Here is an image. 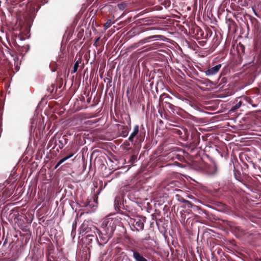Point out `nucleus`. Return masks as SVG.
Here are the masks:
<instances>
[{
    "label": "nucleus",
    "instance_id": "obj_1",
    "mask_svg": "<svg viewBox=\"0 0 261 261\" xmlns=\"http://www.w3.org/2000/svg\"><path fill=\"white\" fill-rule=\"evenodd\" d=\"M115 229V226L112 221L103 222L101 227L98 230V235L100 239L99 244L107 243L112 238L113 232Z\"/></svg>",
    "mask_w": 261,
    "mask_h": 261
},
{
    "label": "nucleus",
    "instance_id": "obj_2",
    "mask_svg": "<svg viewBox=\"0 0 261 261\" xmlns=\"http://www.w3.org/2000/svg\"><path fill=\"white\" fill-rule=\"evenodd\" d=\"M243 98L252 107H256L261 102V94L258 89H256L251 91L249 96H243Z\"/></svg>",
    "mask_w": 261,
    "mask_h": 261
},
{
    "label": "nucleus",
    "instance_id": "obj_3",
    "mask_svg": "<svg viewBox=\"0 0 261 261\" xmlns=\"http://www.w3.org/2000/svg\"><path fill=\"white\" fill-rule=\"evenodd\" d=\"M138 134H139V137H140L141 140L144 141L145 137L146 130L143 125H141L140 128H139L138 125L135 126L133 132L128 138V140L132 142H133L134 139L137 136Z\"/></svg>",
    "mask_w": 261,
    "mask_h": 261
},
{
    "label": "nucleus",
    "instance_id": "obj_4",
    "mask_svg": "<svg viewBox=\"0 0 261 261\" xmlns=\"http://www.w3.org/2000/svg\"><path fill=\"white\" fill-rule=\"evenodd\" d=\"M133 225L137 231L142 230L144 227V222L146 221L145 217H138L133 219L132 221Z\"/></svg>",
    "mask_w": 261,
    "mask_h": 261
},
{
    "label": "nucleus",
    "instance_id": "obj_5",
    "mask_svg": "<svg viewBox=\"0 0 261 261\" xmlns=\"http://www.w3.org/2000/svg\"><path fill=\"white\" fill-rule=\"evenodd\" d=\"M222 67L221 64H217L214 67H209L207 69L204 70V72L206 76H212L217 74Z\"/></svg>",
    "mask_w": 261,
    "mask_h": 261
},
{
    "label": "nucleus",
    "instance_id": "obj_6",
    "mask_svg": "<svg viewBox=\"0 0 261 261\" xmlns=\"http://www.w3.org/2000/svg\"><path fill=\"white\" fill-rule=\"evenodd\" d=\"M117 126L120 136L125 138L128 136L130 130V128L128 126L120 124H117Z\"/></svg>",
    "mask_w": 261,
    "mask_h": 261
},
{
    "label": "nucleus",
    "instance_id": "obj_7",
    "mask_svg": "<svg viewBox=\"0 0 261 261\" xmlns=\"http://www.w3.org/2000/svg\"><path fill=\"white\" fill-rule=\"evenodd\" d=\"M172 131L174 134L179 136L181 138L188 137L189 136L187 129L185 128H173Z\"/></svg>",
    "mask_w": 261,
    "mask_h": 261
},
{
    "label": "nucleus",
    "instance_id": "obj_8",
    "mask_svg": "<svg viewBox=\"0 0 261 261\" xmlns=\"http://www.w3.org/2000/svg\"><path fill=\"white\" fill-rule=\"evenodd\" d=\"M163 36L162 35H153L146 37L143 39L140 40L139 42V45H142L146 42H149L151 39L159 40L162 39Z\"/></svg>",
    "mask_w": 261,
    "mask_h": 261
},
{
    "label": "nucleus",
    "instance_id": "obj_9",
    "mask_svg": "<svg viewBox=\"0 0 261 261\" xmlns=\"http://www.w3.org/2000/svg\"><path fill=\"white\" fill-rule=\"evenodd\" d=\"M243 101V96L241 97H238L236 99V104L232 106L230 110V112H236L238 109H239L241 105H242Z\"/></svg>",
    "mask_w": 261,
    "mask_h": 261
},
{
    "label": "nucleus",
    "instance_id": "obj_10",
    "mask_svg": "<svg viewBox=\"0 0 261 261\" xmlns=\"http://www.w3.org/2000/svg\"><path fill=\"white\" fill-rule=\"evenodd\" d=\"M121 199L120 197H116L114 200V206L115 208L116 211H117L118 212H119L120 214H124V212H123L121 210Z\"/></svg>",
    "mask_w": 261,
    "mask_h": 261
},
{
    "label": "nucleus",
    "instance_id": "obj_11",
    "mask_svg": "<svg viewBox=\"0 0 261 261\" xmlns=\"http://www.w3.org/2000/svg\"><path fill=\"white\" fill-rule=\"evenodd\" d=\"M132 251L133 252V256L136 261H147L138 251L136 250H132Z\"/></svg>",
    "mask_w": 261,
    "mask_h": 261
},
{
    "label": "nucleus",
    "instance_id": "obj_12",
    "mask_svg": "<svg viewBox=\"0 0 261 261\" xmlns=\"http://www.w3.org/2000/svg\"><path fill=\"white\" fill-rule=\"evenodd\" d=\"M94 240H96L98 243L99 242H100V241H99L98 239H97V237L95 234V232H94V234H89L86 236V241L88 245L92 243V241Z\"/></svg>",
    "mask_w": 261,
    "mask_h": 261
},
{
    "label": "nucleus",
    "instance_id": "obj_13",
    "mask_svg": "<svg viewBox=\"0 0 261 261\" xmlns=\"http://www.w3.org/2000/svg\"><path fill=\"white\" fill-rule=\"evenodd\" d=\"M183 202L186 203L187 207H188V208H191L194 211H197V210H199L198 206H197L195 205H194L193 204H192V202H191L190 201H189L188 200H184Z\"/></svg>",
    "mask_w": 261,
    "mask_h": 261
},
{
    "label": "nucleus",
    "instance_id": "obj_14",
    "mask_svg": "<svg viewBox=\"0 0 261 261\" xmlns=\"http://www.w3.org/2000/svg\"><path fill=\"white\" fill-rule=\"evenodd\" d=\"M172 99V98L171 96H170L169 94L166 93H163L161 95L160 98V101L165 100V103H166V101H170V100Z\"/></svg>",
    "mask_w": 261,
    "mask_h": 261
},
{
    "label": "nucleus",
    "instance_id": "obj_15",
    "mask_svg": "<svg viewBox=\"0 0 261 261\" xmlns=\"http://www.w3.org/2000/svg\"><path fill=\"white\" fill-rule=\"evenodd\" d=\"M88 229L89 228L85 224H83L80 227V233L83 236L89 231Z\"/></svg>",
    "mask_w": 261,
    "mask_h": 261
},
{
    "label": "nucleus",
    "instance_id": "obj_16",
    "mask_svg": "<svg viewBox=\"0 0 261 261\" xmlns=\"http://www.w3.org/2000/svg\"><path fill=\"white\" fill-rule=\"evenodd\" d=\"M207 172L210 174H215L216 172V168L214 166L206 165Z\"/></svg>",
    "mask_w": 261,
    "mask_h": 261
},
{
    "label": "nucleus",
    "instance_id": "obj_17",
    "mask_svg": "<svg viewBox=\"0 0 261 261\" xmlns=\"http://www.w3.org/2000/svg\"><path fill=\"white\" fill-rule=\"evenodd\" d=\"M142 22L146 25H149L153 23L154 20L152 19L149 18H144L141 19Z\"/></svg>",
    "mask_w": 261,
    "mask_h": 261
},
{
    "label": "nucleus",
    "instance_id": "obj_18",
    "mask_svg": "<svg viewBox=\"0 0 261 261\" xmlns=\"http://www.w3.org/2000/svg\"><path fill=\"white\" fill-rule=\"evenodd\" d=\"M81 59H79L74 64V67H73V69L72 70V71H71V73H75L77 69H78V68L79 67V64L81 63Z\"/></svg>",
    "mask_w": 261,
    "mask_h": 261
},
{
    "label": "nucleus",
    "instance_id": "obj_19",
    "mask_svg": "<svg viewBox=\"0 0 261 261\" xmlns=\"http://www.w3.org/2000/svg\"><path fill=\"white\" fill-rule=\"evenodd\" d=\"M234 177L236 178V179L240 181L242 178L241 174L240 172L238 170H234Z\"/></svg>",
    "mask_w": 261,
    "mask_h": 261
},
{
    "label": "nucleus",
    "instance_id": "obj_20",
    "mask_svg": "<svg viewBox=\"0 0 261 261\" xmlns=\"http://www.w3.org/2000/svg\"><path fill=\"white\" fill-rule=\"evenodd\" d=\"M196 32H197V35L198 36H198V37L203 38V35L204 34V32L201 29V28H200L199 27H197L196 28Z\"/></svg>",
    "mask_w": 261,
    "mask_h": 261
},
{
    "label": "nucleus",
    "instance_id": "obj_21",
    "mask_svg": "<svg viewBox=\"0 0 261 261\" xmlns=\"http://www.w3.org/2000/svg\"><path fill=\"white\" fill-rule=\"evenodd\" d=\"M112 25V21L111 19H108L107 22L104 24L103 27L105 30L108 29Z\"/></svg>",
    "mask_w": 261,
    "mask_h": 261
},
{
    "label": "nucleus",
    "instance_id": "obj_22",
    "mask_svg": "<svg viewBox=\"0 0 261 261\" xmlns=\"http://www.w3.org/2000/svg\"><path fill=\"white\" fill-rule=\"evenodd\" d=\"M245 46L243 44H240L239 46L238 47V50L239 51H241L242 53L244 54L245 53Z\"/></svg>",
    "mask_w": 261,
    "mask_h": 261
},
{
    "label": "nucleus",
    "instance_id": "obj_23",
    "mask_svg": "<svg viewBox=\"0 0 261 261\" xmlns=\"http://www.w3.org/2000/svg\"><path fill=\"white\" fill-rule=\"evenodd\" d=\"M141 29L142 30L140 31V32H144L145 31H147L149 30H152L154 29V28H152V27H148V28L142 27Z\"/></svg>",
    "mask_w": 261,
    "mask_h": 261
},
{
    "label": "nucleus",
    "instance_id": "obj_24",
    "mask_svg": "<svg viewBox=\"0 0 261 261\" xmlns=\"http://www.w3.org/2000/svg\"><path fill=\"white\" fill-rule=\"evenodd\" d=\"M181 215L180 222L181 223H184L186 218V215L185 213H181Z\"/></svg>",
    "mask_w": 261,
    "mask_h": 261
},
{
    "label": "nucleus",
    "instance_id": "obj_25",
    "mask_svg": "<svg viewBox=\"0 0 261 261\" xmlns=\"http://www.w3.org/2000/svg\"><path fill=\"white\" fill-rule=\"evenodd\" d=\"M166 105H167L168 107L171 109L173 110L174 108V106L171 103L170 101H166Z\"/></svg>",
    "mask_w": 261,
    "mask_h": 261
},
{
    "label": "nucleus",
    "instance_id": "obj_26",
    "mask_svg": "<svg viewBox=\"0 0 261 261\" xmlns=\"http://www.w3.org/2000/svg\"><path fill=\"white\" fill-rule=\"evenodd\" d=\"M64 160L62 159L61 160H60L58 162V163L56 164V165L55 166V169H57L61 164H62L63 162H64Z\"/></svg>",
    "mask_w": 261,
    "mask_h": 261
},
{
    "label": "nucleus",
    "instance_id": "obj_27",
    "mask_svg": "<svg viewBox=\"0 0 261 261\" xmlns=\"http://www.w3.org/2000/svg\"><path fill=\"white\" fill-rule=\"evenodd\" d=\"M73 155H74L73 153H71L69 155H68L67 156H66L64 157V158H63V159L64 160V161H66L68 159H69L70 158H71Z\"/></svg>",
    "mask_w": 261,
    "mask_h": 261
},
{
    "label": "nucleus",
    "instance_id": "obj_28",
    "mask_svg": "<svg viewBox=\"0 0 261 261\" xmlns=\"http://www.w3.org/2000/svg\"><path fill=\"white\" fill-rule=\"evenodd\" d=\"M55 87V86L54 84H52L50 87H49L48 89V90L50 92L53 93L54 90V88Z\"/></svg>",
    "mask_w": 261,
    "mask_h": 261
},
{
    "label": "nucleus",
    "instance_id": "obj_29",
    "mask_svg": "<svg viewBox=\"0 0 261 261\" xmlns=\"http://www.w3.org/2000/svg\"><path fill=\"white\" fill-rule=\"evenodd\" d=\"M165 7H169L170 5V2L169 0H165Z\"/></svg>",
    "mask_w": 261,
    "mask_h": 261
},
{
    "label": "nucleus",
    "instance_id": "obj_30",
    "mask_svg": "<svg viewBox=\"0 0 261 261\" xmlns=\"http://www.w3.org/2000/svg\"><path fill=\"white\" fill-rule=\"evenodd\" d=\"M236 229L242 233H244L245 232V231L239 226L236 227Z\"/></svg>",
    "mask_w": 261,
    "mask_h": 261
},
{
    "label": "nucleus",
    "instance_id": "obj_31",
    "mask_svg": "<svg viewBox=\"0 0 261 261\" xmlns=\"http://www.w3.org/2000/svg\"><path fill=\"white\" fill-rule=\"evenodd\" d=\"M139 134H137V136H136V137H135V138H136V139L138 140V141H139V142H143V141H141V139H140V137H139Z\"/></svg>",
    "mask_w": 261,
    "mask_h": 261
},
{
    "label": "nucleus",
    "instance_id": "obj_32",
    "mask_svg": "<svg viewBox=\"0 0 261 261\" xmlns=\"http://www.w3.org/2000/svg\"><path fill=\"white\" fill-rule=\"evenodd\" d=\"M76 222H75V223H73V225H72V227H73L72 229H73L74 230L75 229V230L76 229Z\"/></svg>",
    "mask_w": 261,
    "mask_h": 261
},
{
    "label": "nucleus",
    "instance_id": "obj_33",
    "mask_svg": "<svg viewBox=\"0 0 261 261\" xmlns=\"http://www.w3.org/2000/svg\"><path fill=\"white\" fill-rule=\"evenodd\" d=\"M75 229L74 230L73 229H72V230L71 231V235L75 236Z\"/></svg>",
    "mask_w": 261,
    "mask_h": 261
},
{
    "label": "nucleus",
    "instance_id": "obj_34",
    "mask_svg": "<svg viewBox=\"0 0 261 261\" xmlns=\"http://www.w3.org/2000/svg\"><path fill=\"white\" fill-rule=\"evenodd\" d=\"M177 182L178 183V182H176V181H172L171 184H172V185H174V186H176V183Z\"/></svg>",
    "mask_w": 261,
    "mask_h": 261
},
{
    "label": "nucleus",
    "instance_id": "obj_35",
    "mask_svg": "<svg viewBox=\"0 0 261 261\" xmlns=\"http://www.w3.org/2000/svg\"><path fill=\"white\" fill-rule=\"evenodd\" d=\"M196 135V133H192L191 134V136L192 137L193 136H195Z\"/></svg>",
    "mask_w": 261,
    "mask_h": 261
},
{
    "label": "nucleus",
    "instance_id": "obj_36",
    "mask_svg": "<svg viewBox=\"0 0 261 261\" xmlns=\"http://www.w3.org/2000/svg\"><path fill=\"white\" fill-rule=\"evenodd\" d=\"M1 187H2V188L3 189L4 188V185H2V186H1Z\"/></svg>",
    "mask_w": 261,
    "mask_h": 261
},
{
    "label": "nucleus",
    "instance_id": "obj_37",
    "mask_svg": "<svg viewBox=\"0 0 261 261\" xmlns=\"http://www.w3.org/2000/svg\"><path fill=\"white\" fill-rule=\"evenodd\" d=\"M57 88L56 87V91H55L56 93L57 92Z\"/></svg>",
    "mask_w": 261,
    "mask_h": 261
},
{
    "label": "nucleus",
    "instance_id": "obj_38",
    "mask_svg": "<svg viewBox=\"0 0 261 261\" xmlns=\"http://www.w3.org/2000/svg\"><path fill=\"white\" fill-rule=\"evenodd\" d=\"M6 190L4 191V194L6 193Z\"/></svg>",
    "mask_w": 261,
    "mask_h": 261
},
{
    "label": "nucleus",
    "instance_id": "obj_39",
    "mask_svg": "<svg viewBox=\"0 0 261 261\" xmlns=\"http://www.w3.org/2000/svg\"><path fill=\"white\" fill-rule=\"evenodd\" d=\"M145 240H148V239H147V238H145Z\"/></svg>",
    "mask_w": 261,
    "mask_h": 261
}]
</instances>
